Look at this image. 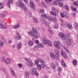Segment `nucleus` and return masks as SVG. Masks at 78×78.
<instances>
[{
  "instance_id": "1",
  "label": "nucleus",
  "mask_w": 78,
  "mask_h": 78,
  "mask_svg": "<svg viewBox=\"0 0 78 78\" xmlns=\"http://www.w3.org/2000/svg\"><path fill=\"white\" fill-rule=\"evenodd\" d=\"M32 31H30V32H28V34L30 35V36L32 37H34L36 39H38L39 37V36L38 35V33L37 31L36 30V29L34 28H32Z\"/></svg>"
},
{
  "instance_id": "2",
  "label": "nucleus",
  "mask_w": 78,
  "mask_h": 78,
  "mask_svg": "<svg viewBox=\"0 0 78 78\" xmlns=\"http://www.w3.org/2000/svg\"><path fill=\"white\" fill-rule=\"evenodd\" d=\"M17 5L20 8H23V10L25 12H27L28 11V9L26 5L24 4L22 2H17Z\"/></svg>"
},
{
  "instance_id": "3",
  "label": "nucleus",
  "mask_w": 78,
  "mask_h": 78,
  "mask_svg": "<svg viewBox=\"0 0 78 78\" xmlns=\"http://www.w3.org/2000/svg\"><path fill=\"white\" fill-rule=\"evenodd\" d=\"M58 43L61 44L60 41H55L54 43V45L55 47L57 48L58 49H60V46Z\"/></svg>"
},
{
  "instance_id": "4",
  "label": "nucleus",
  "mask_w": 78,
  "mask_h": 78,
  "mask_svg": "<svg viewBox=\"0 0 78 78\" xmlns=\"http://www.w3.org/2000/svg\"><path fill=\"white\" fill-rule=\"evenodd\" d=\"M60 16L61 17H62V18H64L65 17H66L67 18H68L69 17V16L67 15V13L66 11H64L63 12V13H62V12H60Z\"/></svg>"
},
{
  "instance_id": "5",
  "label": "nucleus",
  "mask_w": 78,
  "mask_h": 78,
  "mask_svg": "<svg viewBox=\"0 0 78 78\" xmlns=\"http://www.w3.org/2000/svg\"><path fill=\"white\" fill-rule=\"evenodd\" d=\"M48 20H49V21H53L54 22H56V21L57 20L56 17H53L51 16H49L48 18Z\"/></svg>"
},
{
  "instance_id": "6",
  "label": "nucleus",
  "mask_w": 78,
  "mask_h": 78,
  "mask_svg": "<svg viewBox=\"0 0 78 78\" xmlns=\"http://www.w3.org/2000/svg\"><path fill=\"white\" fill-rule=\"evenodd\" d=\"M65 42L67 45H70L71 44V40L70 38H67Z\"/></svg>"
},
{
  "instance_id": "7",
  "label": "nucleus",
  "mask_w": 78,
  "mask_h": 78,
  "mask_svg": "<svg viewBox=\"0 0 78 78\" xmlns=\"http://www.w3.org/2000/svg\"><path fill=\"white\" fill-rule=\"evenodd\" d=\"M59 36L63 40H65V39H66V36H65V34L63 33H60L59 34Z\"/></svg>"
},
{
  "instance_id": "8",
  "label": "nucleus",
  "mask_w": 78,
  "mask_h": 78,
  "mask_svg": "<svg viewBox=\"0 0 78 78\" xmlns=\"http://www.w3.org/2000/svg\"><path fill=\"white\" fill-rule=\"evenodd\" d=\"M37 72V69L36 68H33L31 70V74L32 75H34L35 74V72Z\"/></svg>"
},
{
  "instance_id": "9",
  "label": "nucleus",
  "mask_w": 78,
  "mask_h": 78,
  "mask_svg": "<svg viewBox=\"0 0 78 78\" xmlns=\"http://www.w3.org/2000/svg\"><path fill=\"white\" fill-rule=\"evenodd\" d=\"M61 53L63 57L64 58H67V54L64 52V51H61Z\"/></svg>"
},
{
  "instance_id": "10",
  "label": "nucleus",
  "mask_w": 78,
  "mask_h": 78,
  "mask_svg": "<svg viewBox=\"0 0 78 78\" xmlns=\"http://www.w3.org/2000/svg\"><path fill=\"white\" fill-rule=\"evenodd\" d=\"M50 56L52 59H55V58H56V57L55 56V55L54 53L50 52L49 54Z\"/></svg>"
},
{
  "instance_id": "11",
  "label": "nucleus",
  "mask_w": 78,
  "mask_h": 78,
  "mask_svg": "<svg viewBox=\"0 0 78 78\" xmlns=\"http://www.w3.org/2000/svg\"><path fill=\"white\" fill-rule=\"evenodd\" d=\"M55 56L57 59H59L60 58L59 52L58 50L55 51Z\"/></svg>"
},
{
  "instance_id": "12",
  "label": "nucleus",
  "mask_w": 78,
  "mask_h": 78,
  "mask_svg": "<svg viewBox=\"0 0 78 78\" xmlns=\"http://www.w3.org/2000/svg\"><path fill=\"white\" fill-rule=\"evenodd\" d=\"M29 5L30 8H33L34 7V3L31 1L30 2Z\"/></svg>"
},
{
  "instance_id": "13",
  "label": "nucleus",
  "mask_w": 78,
  "mask_h": 78,
  "mask_svg": "<svg viewBox=\"0 0 78 78\" xmlns=\"http://www.w3.org/2000/svg\"><path fill=\"white\" fill-rule=\"evenodd\" d=\"M42 22L43 23H44V22L45 24L47 26V27H48V28H50V26L49 25V24H48V22H47L46 21H45L44 20H42Z\"/></svg>"
},
{
  "instance_id": "14",
  "label": "nucleus",
  "mask_w": 78,
  "mask_h": 78,
  "mask_svg": "<svg viewBox=\"0 0 78 78\" xmlns=\"http://www.w3.org/2000/svg\"><path fill=\"white\" fill-rule=\"evenodd\" d=\"M41 17L44 19H46L48 18V16L46 14H42L41 15Z\"/></svg>"
},
{
  "instance_id": "15",
  "label": "nucleus",
  "mask_w": 78,
  "mask_h": 78,
  "mask_svg": "<svg viewBox=\"0 0 78 78\" xmlns=\"http://www.w3.org/2000/svg\"><path fill=\"white\" fill-rule=\"evenodd\" d=\"M47 43L49 46H52V43H51V42L49 40H47Z\"/></svg>"
},
{
  "instance_id": "16",
  "label": "nucleus",
  "mask_w": 78,
  "mask_h": 78,
  "mask_svg": "<svg viewBox=\"0 0 78 78\" xmlns=\"http://www.w3.org/2000/svg\"><path fill=\"white\" fill-rule=\"evenodd\" d=\"M38 60L39 62H40V63L41 64H45V62L41 58H39L38 59Z\"/></svg>"
},
{
  "instance_id": "17",
  "label": "nucleus",
  "mask_w": 78,
  "mask_h": 78,
  "mask_svg": "<svg viewBox=\"0 0 78 78\" xmlns=\"http://www.w3.org/2000/svg\"><path fill=\"white\" fill-rule=\"evenodd\" d=\"M66 27L69 28V29H70V28H72V25H71L70 23H66Z\"/></svg>"
},
{
  "instance_id": "18",
  "label": "nucleus",
  "mask_w": 78,
  "mask_h": 78,
  "mask_svg": "<svg viewBox=\"0 0 78 78\" xmlns=\"http://www.w3.org/2000/svg\"><path fill=\"white\" fill-rule=\"evenodd\" d=\"M42 41H43V44L45 45H47V40H46V38L45 37H43L42 38Z\"/></svg>"
},
{
  "instance_id": "19",
  "label": "nucleus",
  "mask_w": 78,
  "mask_h": 78,
  "mask_svg": "<svg viewBox=\"0 0 78 78\" xmlns=\"http://www.w3.org/2000/svg\"><path fill=\"white\" fill-rule=\"evenodd\" d=\"M13 0H9V1L7 2V5L9 7V8H10V4L12 3H13Z\"/></svg>"
},
{
  "instance_id": "20",
  "label": "nucleus",
  "mask_w": 78,
  "mask_h": 78,
  "mask_svg": "<svg viewBox=\"0 0 78 78\" xmlns=\"http://www.w3.org/2000/svg\"><path fill=\"white\" fill-rule=\"evenodd\" d=\"M28 44L29 46H32L34 44V43L33 41H30L29 42Z\"/></svg>"
},
{
  "instance_id": "21",
  "label": "nucleus",
  "mask_w": 78,
  "mask_h": 78,
  "mask_svg": "<svg viewBox=\"0 0 78 78\" xmlns=\"http://www.w3.org/2000/svg\"><path fill=\"white\" fill-rule=\"evenodd\" d=\"M61 64L63 67H66V64L64 62V60H62L61 61Z\"/></svg>"
},
{
  "instance_id": "22",
  "label": "nucleus",
  "mask_w": 78,
  "mask_h": 78,
  "mask_svg": "<svg viewBox=\"0 0 78 78\" xmlns=\"http://www.w3.org/2000/svg\"><path fill=\"white\" fill-rule=\"evenodd\" d=\"M51 67L53 69H56V65L55 64L52 63L51 64Z\"/></svg>"
},
{
  "instance_id": "23",
  "label": "nucleus",
  "mask_w": 78,
  "mask_h": 78,
  "mask_svg": "<svg viewBox=\"0 0 78 78\" xmlns=\"http://www.w3.org/2000/svg\"><path fill=\"white\" fill-rule=\"evenodd\" d=\"M0 28L1 29H6L7 28L5 26L1 24H0Z\"/></svg>"
},
{
  "instance_id": "24",
  "label": "nucleus",
  "mask_w": 78,
  "mask_h": 78,
  "mask_svg": "<svg viewBox=\"0 0 78 78\" xmlns=\"http://www.w3.org/2000/svg\"><path fill=\"white\" fill-rule=\"evenodd\" d=\"M38 12L39 13H44L45 11L44 9H39Z\"/></svg>"
},
{
  "instance_id": "25",
  "label": "nucleus",
  "mask_w": 78,
  "mask_h": 78,
  "mask_svg": "<svg viewBox=\"0 0 78 78\" xmlns=\"http://www.w3.org/2000/svg\"><path fill=\"white\" fill-rule=\"evenodd\" d=\"M41 4L43 6L44 8H47V6L44 2H41Z\"/></svg>"
},
{
  "instance_id": "26",
  "label": "nucleus",
  "mask_w": 78,
  "mask_h": 78,
  "mask_svg": "<svg viewBox=\"0 0 78 78\" xmlns=\"http://www.w3.org/2000/svg\"><path fill=\"white\" fill-rule=\"evenodd\" d=\"M46 3L48 4H50V2H52V0H44Z\"/></svg>"
},
{
  "instance_id": "27",
  "label": "nucleus",
  "mask_w": 78,
  "mask_h": 78,
  "mask_svg": "<svg viewBox=\"0 0 78 78\" xmlns=\"http://www.w3.org/2000/svg\"><path fill=\"white\" fill-rule=\"evenodd\" d=\"M18 49H20L21 48V47H22V44H21V43L20 42L18 44Z\"/></svg>"
},
{
  "instance_id": "28",
  "label": "nucleus",
  "mask_w": 78,
  "mask_h": 78,
  "mask_svg": "<svg viewBox=\"0 0 78 78\" xmlns=\"http://www.w3.org/2000/svg\"><path fill=\"white\" fill-rule=\"evenodd\" d=\"M5 62L6 64H9V63H10V60L9 58H7L6 59V61H5Z\"/></svg>"
},
{
  "instance_id": "29",
  "label": "nucleus",
  "mask_w": 78,
  "mask_h": 78,
  "mask_svg": "<svg viewBox=\"0 0 78 78\" xmlns=\"http://www.w3.org/2000/svg\"><path fill=\"white\" fill-rule=\"evenodd\" d=\"M73 63L75 66H76V63H77V60H73Z\"/></svg>"
},
{
  "instance_id": "30",
  "label": "nucleus",
  "mask_w": 78,
  "mask_h": 78,
  "mask_svg": "<svg viewBox=\"0 0 78 78\" xmlns=\"http://www.w3.org/2000/svg\"><path fill=\"white\" fill-rule=\"evenodd\" d=\"M37 69H38V70H41V69H42V68L41 67V65L38 64L37 66Z\"/></svg>"
},
{
  "instance_id": "31",
  "label": "nucleus",
  "mask_w": 78,
  "mask_h": 78,
  "mask_svg": "<svg viewBox=\"0 0 78 78\" xmlns=\"http://www.w3.org/2000/svg\"><path fill=\"white\" fill-rule=\"evenodd\" d=\"M33 19H34V22H35V23H37V22H38V20H37V18H36V17H34Z\"/></svg>"
},
{
  "instance_id": "32",
  "label": "nucleus",
  "mask_w": 78,
  "mask_h": 78,
  "mask_svg": "<svg viewBox=\"0 0 78 78\" xmlns=\"http://www.w3.org/2000/svg\"><path fill=\"white\" fill-rule=\"evenodd\" d=\"M58 71L59 73H61V71H62V69L60 67H58Z\"/></svg>"
},
{
  "instance_id": "33",
  "label": "nucleus",
  "mask_w": 78,
  "mask_h": 78,
  "mask_svg": "<svg viewBox=\"0 0 78 78\" xmlns=\"http://www.w3.org/2000/svg\"><path fill=\"white\" fill-rule=\"evenodd\" d=\"M59 6L60 7H62L63 6V3L62 2H60L58 3Z\"/></svg>"
},
{
  "instance_id": "34",
  "label": "nucleus",
  "mask_w": 78,
  "mask_h": 78,
  "mask_svg": "<svg viewBox=\"0 0 78 78\" xmlns=\"http://www.w3.org/2000/svg\"><path fill=\"white\" fill-rule=\"evenodd\" d=\"M38 47H44V45L42 44H37Z\"/></svg>"
},
{
  "instance_id": "35",
  "label": "nucleus",
  "mask_w": 78,
  "mask_h": 78,
  "mask_svg": "<svg viewBox=\"0 0 78 78\" xmlns=\"http://www.w3.org/2000/svg\"><path fill=\"white\" fill-rule=\"evenodd\" d=\"M71 9L73 11H76V8H74L73 6H71Z\"/></svg>"
},
{
  "instance_id": "36",
  "label": "nucleus",
  "mask_w": 78,
  "mask_h": 78,
  "mask_svg": "<svg viewBox=\"0 0 78 78\" xmlns=\"http://www.w3.org/2000/svg\"><path fill=\"white\" fill-rule=\"evenodd\" d=\"M16 39H21V36L18 35V36L16 37Z\"/></svg>"
},
{
  "instance_id": "37",
  "label": "nucleus",
  "mask_w": 78,
  "mask_h": 78,
  "mask_svg": "<svg viewBox=\"0 0 78 78\" xmlns=\"http://www.w3.org/2000/svg\"><path fill=\"white\" fill-rule=\"evenodd\" d=\"M50 14H51V15H53V16H56V14L53 11H51Z\"/></svg>"
},
{
  "instance_id": "38",
  "label": "nucleus",
  "mask_w": 78,
  "mask_h": 78,
  "mask_svg": "<svg viewBox=\"0 0 78 78\" xmlns=\"http://www.w3.org/2000/svg\"><path fill=\"white\" fill-rule=\"evenodd\" d=\"M39 64V61L38 60H36L35 61V65H37Z\"/></svg>"
},
{
  "instance_id": "39",
  "label": "nucleus",
  "mask_w": 78,
  "mask_h": 78,
  "mask_svg": "<svg viewBox=\"0 0 78 78\" xmlns=\"http://www.w3.org/2000/svg\"><path fill=\"white\" fill-rule=\"evenodd\" d=\"M65 8H66V10H67L68 11H69V6L67 5H65Z\"/></svg>"
},
{
  "instance_id": "40",
  "label": "nucleus",
  "mask_w": 78,
  "mask_h": 78,
  "mask_svg": "<svg viewBox=\"0 0 78 78\" xmlns=\"http://www.w3.org/2000/svg\"><path fill=\"white\" fill-rule=\"evenodd\" d=\"M74 28L76 29H78V23H76L75 24Z\"/></svg>"
},
{
  "instance_id": "41",
  "label": "nucleus",
  "mask_w": 78,
  "mask_h": 78,
  "mask_svg": "<svg viewBox=\"0 0 78 78\" xmlns=\"http://www.w3.org/2000/svg\"><path fill=\"white\" fill-rule=\"evenodd\" d=\"M11 71L12 73V74L13 75H14V76H15V73H14V70L12 69H11Z\"/></svg>"
},
{
  "instance_id": "42",
  "label": "nucleus",
  "mask_w": 78,
  "mask_h": 78,
  "mask_svg": "<svg viewBox=\"0 0 78 78\" xmlns=\"http://www.w3.org/2000/svg\"><path fill=\"white\" fill-rule=\"evenodd\" d=\"M41 67L42 68V69H44V67H45V65H44V63H42L41 64Z\"/></svg>"
},
{
  "instance_id": "43",
  "label": "nucleus",
  "mask_w": 78,
  "mask_h": 78,
  "mask_svg": "<svg viewBox=\"0 0 78 78\" xmlns=\"http://www.w3.org/2000/svg\"><path fill=\"white\" fill-rule=\"evenodd\" d=\"M61 25H62V26H64V25H65V23H64V22H63V21H61Z\"/></svg>"
},
{
  "instance_id": "44",
  "label": "nucleus",
  "mask_w": 78,
  "mask_h": 78,
  "mask_svg": "<svg viewBox=\"0 0 78 78\" xmlns=\"http://www.w3.org/2000/svg\"><path fill=\"white\" fill-rule=\"evenodd\" d=\"M31 62H30V61L28 62L27 63V66H29L30 65V64H32Z\"/></svg>"
},
{
  "instance_id": "45",
  "label": "nucleus",
  "mask_w": 78,
  "mask_h": 78,
  "mask_svg": "<svg viewBox=\"0 0 78 78\" xmlns=\"http://www.w3.org/2000/svg\"><path fill=\"white\" fill-rule=\"evenodd\" d=\"M31 64H30V65H29L30 67H33L34 66V64L33 63V62H31Z\"/></svg>"
},
{
  "instance_id": "46",
  "label": "nucleus",
  "mask_w": 78,
  "mask_h": 78,
  "mask_svg": "<svg viewBox=\"0 0 78 78\" xmlns=\"http://www.w3.org/2000/svg\"><path fill=\"white\" fill-rule=\"evenodd\" d=\"M48 28L49 29L48 30L49 32V33H53V31H52V30H51L50 29H51V28H50V27Z\"/></svg>"
},
{
  "instance_id": "47",
  "label": "nucleus",
  "mask_w": 78,
  "mask_h": 78,
  "mask_svg": "<svg viewBox=\"0 0 78 78\" xmlns=\"http://www.w3.org/2000/svg\"><path fill=\"white\" fill-rule=\"evenodd\" d=\"M74 5L75 6H78V2H74Z\"/></svg>"
},
{
  "instance_id": "48",
  "label": "nucleus",
  "mask_w": 78,
  "mask_h": 78,
  "mask_svg": "<svg viewBox=\"0 0 78 78\" xmlns=\"http://www.w3.org/2000/svg\"><path fill=\"white\" fill-rule=\"evenodd\" d=\"M3 42H0V47H2L3 45Z\"/></svg>"
},
{
  "instance_id": "49",
  "label": "nucleus",
  "mask_w": 78,
  "mask_h": 78,
  "mask_svg": "<svg viewBox=\"0 0 78 78\" xmlns=\"http://www.w3.org/2000/svg\"><path fill=\"white\" fill-rule=\"evenodd\" d=\"M20 27V25H16L15 26H14V28H17L18 27Z\"/></svg>"
},
{
  "instance_id": "50",
  "label": "nucleus",
  "mask_w": 78,
  "mask_h": 78,
  "mask_svg": "<svg viewBox=\"0 0 78 78\" xmlns=\"http://www.w3.org/2000/svg\"><path fill=\"white\" fill-rule=\"evenodd\" d=\"M54 28L55 29H57V28H58V24H56L54 26Z\"/></svg>"
},
{
  "instance_id": "51",
  "label": "nucleus",
  "mask_w": 78,
  "mask_h": 78,
  "mask_svg": "<svg viewBox=\"0 0 78 78\" xmlns=\"http://www.w3.org/2000/svg\"><path fill=\"white\" fill-rule=\"evenodd\" d=\"M26 76H28L29 75V72L26 71L25 72Z\"/></svg>"
},
{
  "instance_id": "52",
  "label": "nucleus",
  "mask_w": 78,
  "mask_h": 78,
  "mask_svg": "<svg viewBox=\"0 0 78 78\" xmlns=\"http://www.w3.org/2000/svg\"><path fill=\"white\" fill-rule=\"evenodd\" d=\"M64 49L66 51L67 53H69V51L68 49H67L66 48H64Z\"/></svg>"
},
{
  "instance_id": "53",
  "label": "nucleus",
  "mask_w": 78,
  "mask_h": 78,
  "mask_svg": "<svg viewBox=\"0 0 78 78\" xmlns=\"http://www.w3.org/2000/svg\"><path fill=\"white\" fill-rule=\"evenodd\" d=\"M5 58H4V57H2V62H5Z\"/></svg>"
},
{
  "instance_id": "54",
  "label": "nucleus",
  "mask_w": 78,
  "mask_h": 78,
  "mask_svg": "<svg viewBox=\"0 0 78 78\" xmlns=\"http://www.w3.org/2000/svg\"><path fill=\"white\" fill-rule=\"evenodd\" d=\"M1 16L2 17H4L5 16V15L3 14H2L1 15Z\"/></svg>"
},
{
  "instance_id": "55",
  "label": "nucleus",
  "mask_w": 78,
  "mask_h": 78,
  "mask_svg": "<svg viewBox=\"0 0 78 78\" xmlns=\"http://www.w3.org/2000/svg\"><path fill=\"white\" fill-rule=\"evenodd\" d=\"M18 66L20 67V68H22V64L21 63L19 64Z\"/></svg>"
},
{
  "instance_id": "56",
  "label": "nucleus",
  "mask_w": 78,
  "mask_h": 78,
  "mask_svg": "<svg viewBox=\"0 0 78 78\" xmlns=\"http://www.w3.org/2000/svg\"><path fill=\"white\" fill-rule=\"evenodd\" d=\"M72 17H75V16H76V14H75V13H72Z\"/></svg>"
},
{
  "instance_id": "57",
  "label": "nucleus",
  "mask_w": 78,
  "mask_h": 78,
  "mask_svg": "<svg viewBox=\"0 0 78 78\" xmlns=\"http://www.w3.org/2000/svg\"><path fill=\"white\" fill-rule=\"evenodd\" d=\"M52 11H56V8L55 7H53L52 8Z\"/></svg>"
},
{
  "instance_id": "58",
  "label": "nucleus",
  "mask_w": 78,
  "mask_h": 78,
  "mask_svg": "<svg viewBox=\"0 0 78 78\" xmlns=\"http://www.w3.org/2000/svg\"><path fill=\"white\" fill-rule=\"evenodd\" d=\"M34 48L35 50H36L37 49V46H35L34 47Z\"/></svg>"
},
{
  "instance_id": "59",
  "label": "nucleus",
  "mask_w": 78,
  "mask_h": 78,
  "mask_svg": "<svg viewBox=\"0 0 78 78\" xmlns=\"http://www.w3.org/2000/svg\"><path fill=\"white\" fill-rule=\"evenodd\" d=\"M55 12L56 13V16L58 14V11L57 10H56L55 11Z\"/></svg>"
},
{
  "instance_id": "60",
  "label": "nucleus",
  "mask_w": 78,
  "mask_h": 78,
  "mask_svg": "<svg viewBox=\"0 0 78 78\" xmlns=\"http://www.w3.org/2000/svg\"><path fill=\"white\" fill-rule=\"evenodd\" d=\"M35 74L36 76H38V75H39V74L37 72V71H36L35 73Z\"/></svg>"
},
{
  "instance_id": "61",
  "label": "nucleus",
  "mask_w": 78,
  "mask_h": 78,
  "mask_svg": "<svg viewBox=\"0 0 78 78\" xmlns=\"http://www.w3.org/2000/svg\"><path fill=\"white\" fill-rule=\"evenodd\" d=\"M28 14H29L30 15V16H31L32 15V14H31V12L30 11H28Z\"/></svg>"
},
{
  "instance_id": "62",
  "label": "nucleus",
  "mask_w": 78,
  "mask_h": 78,
  "mask_svg": "<svg viewBox=\"0 0 78 78\" xmlns=\"http://www.w3.org/2000/svg\"><path fill=\"white\" fill-rule=\"evenodd\" d=\"M39 41L38 40H37L35 41V43H36V44H39Z\"/></svg>"
},
{
  "instance_id": "63",
  "label": "nucleus",
  "mask_w": 78,
  "mask_h": 78,
  "mask_svg": "<svg viewBox=\"0 0 78 78\" xmlns=\"http://www.w3.org/2000/svg\"><path fill=\"white\" fill-rule=\"evenodd\" d=\"M23 1L25 2V3H28V0H23Z\"/></svg>"
},
{
  "instance_id": "64",
  "label": "nucleus",
  "mask_w": 78,
  "mask_h": 78,
  "mask_svg": "<svg viewBox=\"0 0 78 78\" xmlns=\"http://www.w3.org/2000/svg\"><path fill=\"white\" fill-rule=\"evenodd\" d=\"M54 3V5L55 6H56V2H53Z\"/></svg>"
}]
</instances>
